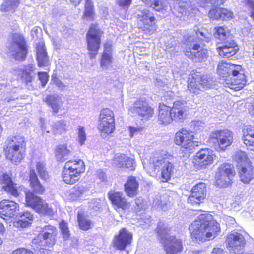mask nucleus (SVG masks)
Returning <instances> with one entry per match:
<instances>
[{
    "mask_svg": "<svg viewBox=\"0 0 254 254\" xmlns=\"http://www.w3.org/2000/svg\"><path fill=\"white\" fill-rule=\"evenodd\" d=\"M173 155L163 151H156L143 162V168L151 177L168 182L175 171Z\"/></svg>",
    "mask_w": 254,
    "mask_h": 254,
    "instance_id": "f257e3e1",
    "label": "nucleus"
},
{
    "mask_svg": "<svg viewBox=\"0 0 254 254\" xmlns=\"http://www.w3.org/2000/svg\"><path fill=\"white\" fill-rule=\"evenodd\" d=\"M195 211L202 213L199 214L189 227L191 239L204 242L215 238L221 231L219 223L209 212L201 209Z\"/></svg>",
    "mask_w": 254,
    "mask_h": 254,
    "instance_id": "f03ea898",
    "label": "nucleus"
},
{
    "mask_svg": "<svg viewBox=\"0 0 254 254\" xmlns=\"http://www.w3.org/2000/svg\"><path fill=\"white\" fill-rule=\"evenodd\" d=\"M29 184L32 191H27L25 193V205L44 216H52L54 214L53 208L41 197L36 194H43L46 188L39 180L34 169H30L29 174Z\"/></svg>",
    "mask_w": 254,
    "mask_h": 254,
    "instance_id": "7ed1b4c3",
    "label": "nucleus"
},
{
    "mask_svg": "<svg viewBox=\"0 0 254 254\" xmlns=\"http://www.w3.org/2000/svg\"><path fill=\"white\" fill-rule=\"evenodd\" d=\"M217 71L227 86L234 91H239L245 86L247 77L242 65L221 61Z\"/></svg>",
    "mask_w": 254,
    "mask_h": 254,
    "instance_id": "20e7f679",
    "label": "nucleus"
},
{
    "mask_svg": "<svg viewBox=\"0 0 254 254\" xmlns=\"http://www.w3.org/2000/svg\"><path fill=\"white\" fill-rule=\"evenodd\" d=\"M188 109L186 102L181 100L174 101L172 107L162 102L159 103L157 108V122L163 126L171 124L174 121L183 122L187 118Z\"/></svg>",
    "mask_w": 254,
    "mask_h": 254,
    "instance_id": "39448f33",
    "label": "nucleus"
},
{
    "mask_svg": "<svg viewBox=\"0 0 254 254\" xmlns=\"http://www.w3.org/2000/svg\"><path fill=\"white\" fill-rule=\"evenodd\" d=\"M27 150L26 139L20 134L8 137L3 148L5 158L15 165L19 164L25 159Z\"/></svg>",
    "mask_w": 254,
    "mask_h": 254,
    "instance_id": "423d86ee",
    "label": "nucleus"
},
{
    "mask_svg": "<svg viewBox=\"0 0 254 254\" xmlns=\"http://www.w3.org/2000/svg\"><path fill=\"white\" fill-rule=\"evenodd\" d=\"M195 34L196 36L190 35L185 38L184 44L185 47L184 53L188 58L198 62H202L205 61L208 57V50L204 47V44H202L203 39L198 36L200 35L203 38L206 36L199 29L195 31Z\"/></svg>",
    "mask_w": 254,
    "mask_h": 254,
    "instance_id": "0eeeda50",
    "label": "nucleus"
},
{
    "mask_svg": "<svg viewBox=\"0 0 254 254\" xmlns=\"http://www.w3.org/2000/svg\"><path fill=\"white\" fill-rule=\"evenodd\" d=\"M84 161L79 158L67 160L62 168L61 177L67 185H73L78 183L86 171Z\"/></svg>",
    "mask_w": 254,
    "mask_h": 254,
    "instance_id": "6e6552de",
    "label": "nucleus"
},
{
    "mask_svg": "<svg viewBox=\"0 0 254 254\" xmlns=\"http://www.w3.org/2000/svg\"><path fill=\"white\" fill-rule=\"evenodd\" d=\"M213 82V78L209 74L193 69L189 74L187 88L190 93L198 95L201 91L211 89Z\"/></svg>",
    "mask_w": 254,
    "mask_h": 254,
    "instance_id": "1a4fd4ad",
    "label": "nucleus"
},
{
    "mask_svg": "<svg viewBox=\"0 0 254 254\" xmlns=\"http://www.w3.org/2000/svg\"><path fill=\"white\" fill-rule=\"evenodd\" d=\"M104 31L98 23H91L86 34V43L87 54L90 59H95L101 47L102 38Z\"/></svg>",
    "mask_w": 254,
    "mask_h": 254,
    "instance_id": "9d476101",
    "label": "nucleus"
},
{
    "mask_svg": "<svg viewBox=\"0 0 254 254\" xmlns=\"http://www.w3.org/2000/svg\"><path fill=\"white\" fill-rule=\"evenodd\" d=\"M58 233L56 226L46 225L41 228L39 233L32 239V243L40 250L52 248L56 243Z\"/></svg>",
    "mask_w": 254,
    "mask_h": 254,
    "instance_id": "9b49d317",
    "label": "nucleus"
},
{
    "mask_svg": "<svg viewBox=\"0 0 254 254\" xmlns=\"http://www.w3.org/2000/svg\"><path fill=\"white\" fill-rule=\"evenodd\" d=\"M208 141L217 151L224 152L233 144V133L228 129L217 130L211 132Z\"/></svg>",
    "mask_w": 254,
    "mask_h": 254,
    "instance_id": "f8f14e48",
    "label": "nucleus"
},
{
    "mask_svg": "<svg viewBox=\"0 0 254 254\" xmlns=\"http://www.w3.org/2000/svg\"><path fill=\"white\" fill-rule=\"evenodd\" d=\"M195 138L194 132L183 127L175 133L173 142L183 151L190 152L197 146L198 142L194 140Z\"/></svg>",
    "mask_w": 254,
    "mask_h": 254,
    "instance_id": "ddd939ff",
    "label": "nucleus"
},
{
    "mask_svg": "<svg viewBox=\"0 0 254 254\" xmlns=\"http://www.w3.org/2000/svg\"><path fill=\"white\" fill-rule=\"evenodd\" d=\"M137 27L140 32L145 36L155 34L158 29L157 19L149 10H144L141 14L136 16Z\"/></svg>",
    "mask_w": 254,
    "mask_h": 254,
    "instance_id": "4468645a",
    "label": "nucleus"
},
{
    "mask_svg": "<svg viewBox=\"0 0 254 254\" xmlns=\"http://www.w3.org/2000/svg\"><path fill=\"white\" fill-rule=\"evenodd\" d=\"M235 174L234 167L231 164L224 163L221 164L215 175V185L218 188L231 186Z\"/></svg>",
    "mask_w": 254,
    "mask_h": 254,
    "instance_id": "2eb2a0df",
    "label": "nucleus"
},
{
    "mask_svg": "<svg viewBox=\"0 0 254 254\" xmlns=\"http://www.w3.org/2000/svg\"><path fill=\"white\" fill-rule=\"evenodd\" d=\"M128 112L132 116H137L142 121H148L154 116V109L149 105L146 98L139 97L128 108Z\"/></svg>",
    "mask_w": 254,
    "mask_h": 254,
    "instance_id": "dca6fc26",
    "label": "nucleus"
},
{
    "mask_svg": "<svg viewBox=\"0 0 254 254\" xmlns=\"http://www.w3.org/2000/svg\"><path fill=\"white\" fill-rule=\"evenodd\" d=\"M12 57L18 61H24L28 54V48L24 36L19 33L12 35V42L9 48Z\"/></svg>",
    "mask_w": 254,
    "mask_h": 254,
    "instance_id": "f3484780",
    "label": "nucleus"
},
{
    "mask_svg": "<svg viewBox=\"0 0 254 254\" xmlns=\"http://www.w3.org/2000/svg\"><path fill=\"white\" fill-rule=\"evenodd\" d=\"M216 157L213 151L210 148H202L194 155L192 163L197 169H206L214 163Z\"/></svg>",
    "mask_w": 254,
    "mask_h": 254,
    "instance_id": "a211bd4d",
    "label": "nucleus"
},
{
    "mask_svg": "<svg viewBox=\"0 0 254 254\" xmlns=\"http://www.w3.org/2000/svg\"><path fill=\"white\" fill-rule=\"evenodd\" d=\"M207 186L203 182H199L192 187L190 194L188 197L187 203L191 206H199L203 203L206 198Z\"/></svg>",
    "mask_w": 254,
    "mask_h": 254,
    "instance_id": "6ab92c4d",
    "label": "nucleus"
},
{
    "mask_svg": "<svg viewBox=\"0 0 254 254\" xmlns=\"http://www.w3.org/2000/svg\"><path fill=\"white\" fill-rule=\"evenodd\" d=\"M132 240V234L126 228H122L118 233L114 236L112 244L115 249L121 251L125 250L130 246Z\"/></svg>",
    "mask_w": 254,
    "mask_h": 254,
    "instance_id": "aec40b11",
    "label": "nucleus"
},
{
    "mask_svg": "<svg viewBox=\"0 0 254 254\" xmlns=\"http://www.w3.org/2000/svg\"><path fill=\"white\" fill-rule=\"evenodd\" d=\"M108 198L116 211H126L129 210L131 207V203L127 201L121 191L110 190L108 193Z\"/></svg>",
    "mask_w": 254,
    "mask_h": 254,
    "instance_id": "412c9836",
    "label": "nucleus"
},
{
    "mask_svg": "<svg viewBox=\"0 0 254 254\" xmlns=\"http://www.w3.org/2000/svg\"><path fill=\"white\" fill-rule=\"evenodd\" d=\"M0 185L1 186L2 190L5 192L7 194H9L14 197L19 196L20 193V187L9 174L3 173L0 176Z\"/></svg>",
    "mask_w": 254,
    "mask_h": 254,
    "instance_id": "4be33fe9",
    "label": "nucleus"
},
{
    "mask_svg": "<svg viewBox=\"0 0 254 254\" xmlns=\"http://www.w3.org/2000/svg\"><path fill=\"white\" fill-rule=\"evenodd\" d=\"M113 164L118 168L134 171L136 163L134 156H128L124 153L116 154L112 159Z\"/></svg>",
    "mask_w": 254,
    "mask_h": 254,
    "instance_id": "5701e85b",
    "label": "nucleus"
},
{
    "mask_svg": "<svg viewBox=\"0 0 254 254\" xmlns=\"http://www.w3.org/2000/svg\"><path fill=\"white\" fill-rule=\"evenodd\" d=\"M19 205L14 201L4 199L0 201V217L3 219L12 218L17 216Z\"/></svg>",
    "mask_w": 254,
    "mask_h": 254,
    "instance_id": "b1692460",
    "label": "nucleus"
},
{
    "mask_svg": "<svg viewBox=\"0 0 254 254\" xmlns=\"http://www.w3.org/2000/svg\"><path fill=\"white\" fill-rule=\"evenodd\" d=\"M162 243L167 254H177L182 251V240L175 235H169L162 238Z\"/></svg>",
    "mask_w": 254,
    "mask_h": 254,
    "instance_id": "393cba45",
    "label": "nucleus"
},
{
    "mask_svg": "<svg viewBox=\"0 0 254 254\" xmlns=\"http://www.w3.org/2000/svg\"><path fill=\"white\" fill-rule=\"evenodd\" d=\"M225 243L227 247L231 248L234 251L241 250L246 244L244 237L236 231H232L227 235Z\"/></svg>",
    "mask_w": 254,
    "mask_h": 254,
    "instance_id": "a878e982",
    "label": "nucleus"
},
{
    "mask_svg": "<svg viewBox=\"0 0 254 254\" xmlns=\"http://www.w3.org/2000/svg\"><path fill=\"white\" fill-rule=\"evenodd\" d=\"M239 50V47L234 40L225 41L216 48L218 55L223 58L228 59L234 56Z\"/></svg>",
    "mask_w": 254,
    "mask_h": 254,
    "instance_id": "bb28decb",
    "label": "nucleus"
},
{
    "mask_svg": "<svg viewBox=\"0 0 254 254\" xmlns=\"http://www.w3.org/2000/svg\"><path fill=\"white\" fill-rule=\"evenodd\" d=\"M139 182L137 178L129 176L124 185V191L130 198L137 196L139 193Z\"/></svg>",
    "mask_w": 254,
    "mask_h": 254,
    "instance_id": "cd10ccee",
    "label": "nucleus"
},
{
    "mask_svg": "<svg viewBox=\"0 0 254 254\" xmlns=\"http://www.w3.org/2000/svg\"><path fill=\"white\" fill-rule=\"evenodd\" d=\"M36 60L39 67L49 66L51 64L49 57L46 51L45 43L39 42L36 46Z\"/></svg>",
    "mask_w": 254,
    "mask_h": 254,
    "instance_id": "c85d7f7f",
    "label": "nucleus"
},
{
    "mask_svg": "<svg viewBox=\"0 0 254 254\" xmlns=\"http://www.w3.org/2000/svg\"><path fill=\"white\" fill-rule=\"evenodd\" d=\"M242 140L248 150L254 152V125L244 127L242 130Z\"/></svg>",
    "mask_w": 254,
    "mask_h": 254,
    "instance_id": "c756f323",
    "label": "nucleus"
},
{
    "mask_svg": "<svg viewBox=\"0 0 254 254\" xmlns=\"http://www.w3.org/2000/svg\"><path fill=\"white\" fill-rule=\"evenodd\" d=\"M69 2L74 6H78L83 0H69ZM95 7L92 0H85L84 10L82 18L93 21L95 19Z\"/></svg>",
    "mask_w": 254,
    "mask_h": 254,
    "instance_id": "7c9ffc66",
    "label": "nucleus"
},
{
    "mask_svg": "<svg viewBox=\"0 0 254 254\" xmlns=\"http://www.w3.org/2000/svg\"><path fill=\"white\" fill-rule=\"evenodd\" d=\"M240 180L244 184H249L254 179V168L252 164H247L238 169Z\"/></svg>",
    "mask_w": 254,
    "mask_h": 254,
    "instance_id": "2f4dec72",
    "label": "nucleus"
},
{
    "mask_svg": "<svg viewBox=\"0 0 254 254\" xmlns=\"http://www.w3.org/2000/svg\"><path fill=\"white\" fill-rule=\"evenodd\" d=\"M87 213L84 210H80L77 213V221L78 227L83 231H88L93 226L92 221L88 218Z\"/></svg>",
    "mask_w": 254,
    "mask_h": 254,
    "instance_id": "473e14b6",
    "label": "nucleus"
},
{
    "mask_svg": "<svg viewBox=\"0 0 254 254\" xmlns=\"http://www.w3.org/2000/svg\"><path fill=\"white\" fill-rule=\"evenodd\" d=\"M33 220V215L29 211H25L19 214V217L15 222V226L18 228L29 227Z\"/></svg>",
    "mask_w": 254,
    "mask_h": 254,
    "instance_id": "72a5a7b5",
    "label": "nucleus"
},
{
    "mask_svg": "<svg viewBox=\"0 0 254 254\" xmlns=\"http://www.w3.org/2000/svg\"><path fill=\"white\" fill-rule=\"evenodd\" d=\"M144 4L148 5L155 11L163 12L167 9V0H140Z\"/></svg>",
    "mask_w": 254,
    "mask_h": 254,
    "instance_id": "f704fd0d",
    "label": "nucleus"
},
{
    "mask_svg": "<svg viewBox=\"0 0 254 254\" xmlns=\"http://www.w3.org/2000/svg\"><path fill=\"white\" fill-rule=\"evenodd\" d=\"M60 97L57 95L49 94L46 96L44 102L52 109L53 114L58 113L60 109Z\"/></svg>",
    "mask_w": 254,
    "mask_h": 254,
    "instance_id": "c9c22d12",
    "label": "nucleus"
},
{
    "mask_svg": "<svg viewBox=\"0 0 254 254\" xmlns=\"http://www.w3.org/2000/svg\"><path fill=\"white\" fill-rule=\"evenodd\" d=\"M115 121L98 123V129L100 133L110 135L115 131Z\"/></svg>",
    "mask_w": 254,
    "mask_h": 254,
    "instance_id": "e433bc0d",
    "label": "nucleus"
},
{
    "mask_svg": "<svg viewBox=\"0 0 254 254\" xmlns=\"http://www.w3.org/2000/svg\"><path fill=\"white\" fill-rule=\"evenodd\" d=\"M98 121L99 123L115 121L113 111L108 108H103L100 111Z\"/></svg>",
    "mask_w": 254,
    "mask_h": 254,
    "instance_id": "4c0bfd02",
    "label": "nucleus"
},
{
    "mask_svg": "<svg viewBox=\"0 0 254 254\" xmlns=\"http://www.w3.org/2000/svg\"><path fill=\"white\" fill-rule=\"evenodd\" d=\"M68 126L66 121L60 120L53 124L52 131L55 134H61L67 131Z\"/></svg>",
    "mask_w": 254,
    "mask_h": 254,
    "instance_id": "58836bf2",
    "label": "nucleus"
},
{
    "mask_svg": "<svg viewBox=\"0 0 254 254\" xmlns=\"http://www.w3.org/2000/svg\"><path fill=\"white\" fill-rule=\"evenodd\" d=\"M233 158L240 167L243 165H246L247 164L252 163L251 161L248 158L247 153L241 150H239L236 152Z\"/></svg>",
    "mask_w": 254,
    "mask_h": 254,
    "instance_id": "ea45409f",
    "label": "nucleus"
},
{
    "mask_svg": "<svg viewBox=\"0 0 254 254\" xmlns=\"http://www.w3.org/2000/svg\"><path fill=\"white\" fill-rule=\"evenodd\" d=\"M61 235L64 242L67 241L71 239V233L68 227V223L64 220H62L59 224Z\"/></svg>",
    "mask_w": 254,
    "mask_h": 254,
    "instance_id": "a19ab883",
    "label": "nucleus"
},
{
    "mask_svg": "<svg viewBox=\"0 0 254 254\" xmlns=\"http://www.w3.org/2000/svg\"><path fill=\"white\" fill-rule=\"evenodd\" d=\"M113 53L102 52L100 59V67L102 69H107L113 62Z\"/></svg>",
    "mask_w": 254,
    "mask_h": 254,
    "instance_id": "79ce46f5",
    "label": "nucleus"
},
{
    "mask_svg": "<svg viewBox=\"0 0 254 254\" xmlns=\"http://www.w3.org/2000/svg\"><path fill=\"white\" fill-rule=\"evenodd\" d=\"M71 153V151L68 149L67 145H59L55 149V155L60 160L68 157Z\"/></svg>",
    "mask_w": 254,
    "mask_h": 254,
    "instance_id": "37998d69",
    "label": "nucleus"
},
{
    "mask_svg": "<svg viewBox=\"0 0 254 254\" xmlns=\"http://www.w3.org/2000/svg\"><path fill=\"white\" fill-rule=\"evenodd\" d=\"M36 169L39 177L42 180L47 182L49 179L50 175L46 170L45 165L43 163L41 162H37Z\"/></svg>",
    "mask_w": 254,
    "mask_h": 254,
    "instance_id": "c03bdc74",
    "label": "nucleus"
},
{
    "mask_svg": "<svg viewBox=\"0 0 254 254\" xmlns=\"http://www.w3.org/2000/svg\"><path fill=\"white\" fill-rule=\"evenodd\" d=\"M33 69L31 66H28L21 70V79L26 84L31 83L33 80V76L31 75Z\"/></svg>",
    "mask_w": 254,
    "mask_h": 254,
    "instance_id": "a18cd8bd",
    "label": "nucleus"
},
{
    "mask_svg": "<svg viewBox=\"0 0 254 254\" xmlns=\"http://www.w3.org/2000/svg\"><path fill=\"white\" fill-rule=\"evenodd\" d=\"M215 34L217 37L220 40H225L227 37L229 36L230 31L226 27L218 26L215 28Z\"/></svg>",
    "mask_w": 254,
    "mask_h": 254,
    "instance_id": "49530a36",
    "label": "nucleus"
},
{
    "mask_svg": "<svg viewBox=\"0 0 254 254\" xmlns=\"http://www.w3.org/2000/svg\"><path fill=\"white\" fill-rule=\"evenodd\" d=\"M72 191L70 193V196L73 199L80 197L85 192V189L84 187L75 185L72 188Z\"/></svg>",
    "mask_w": 254,
    "mask_h": 254,
    "instance_id": "de8ad7c7",
    "label": "nucleus"
},
{
    "mask_svg": "<svg viewBox=\"0 0 254 254\" xmlns=\"http://www.w3.org/2000/svg\"><path fill=\"white\" fill-rule=\"evenodd\" d=\"M220 13L219 19L230 20L234 18L233 12L227 8H221Z\"/></svg>",
    "mask_w": 254,
    "mask_h": 254,
    "instance_id": "09e8293b",
    "label": "nucleus"
},
{
    "mask_svg": "<svg viewBox=\"0 0 254 254\" xmlns=\"http://www.w3.org/2000/svg\"><path fill=\"white\" fill-rule=\"evenodd\" d=\"M221 7H213L208 12V16L213 20H219Z\"/></svg>",
    "mask_w": 254,
    "mask_h": 254,
    "instance_id": "8fccbe9b",
    "label": "nucleus"
},
{
    "mask_svg": "<svg viewBox=\"0 0 254 254\" xmlns=\"http://www.w3.org/2000/svg\"><path fill=\"white\" fill-rule=\"evenodd\" d=\"M38 79L42 87H45L49 81V76L47 72L39 71L38 72Z\"/></svg>",
    "mask_w": 254,
    "mask_h": 254,
    "instance_id": "3c124183",
    "label": "nucleus"
},
{
    "mask_svg": "<svg viewBox=\"0 0 254 254\" xmlns=\"http://www.w3.org/2000/svg\"><path fill=\"white\" fill-rule=\"evenodd\" d=\"M226 0H201L200 1V5L201 7H206L207 4H216L217 5H223L225 2Z\"/></svg>",
    "mask_w": 254,
    "mask_h": 254,
    "instance_id": "603ef678",
    "label": "nucleus"
},
{
    "mask_svg": "<svg viewBox=\"0 0 254 254\" xmlns=\"http://www.w3.org/2000/svg\"><path fill=\"white\" fill-rule=\"evenodd\" d=\"M78 138L80 144L82 145L86 139L84 128L82 126H79L78 127Z\"/></svg>",
    "mask_w": 254,
    "mask_h": 254,
    "instance_id": "864d4df0",
    "label": "nucleus"
},
{
    "mask_svg": "<svg viewBox=\"0 0 254 254\" xmlns=\"http://www.w3.org/2000/svg\"><path fill=\"white\" fill-rule=\"evenodd\" d=\"M133 0H118L117 1V4L121 7H129Z\"/></svg>",
    "mask_w": 254,
    "mask_h": 254,
    "instance_id": "5fc2aeb1",
    "label": "nucleus"
},
{
    "mask_svg": "<svg viewBox=\"0 0 254 254\" xmlns=\"http://www.w3.org/2000/svg\"><path fill=\"white\" fill-rule=\"evenodd\" d=\"M12 254H34L33 252L25 248H19L14 250Z\"/></svg>",
    "mask_w": 254,
    "mask_h": 254,
    "instance_id": "6e6d98bb",
    "label": "nucleus"
},
{
    "mask_svg": "<svg viewBox=\"0 0 254 254\" xmlns=\"http://www.w3.org/2000/svg\"><path fill=\"white\" fill-rule=\"evenodd\" d=\"M104 52L108 54L113 53V46L111 43L106 42L104 44V49L102 52Z\"/></svg>",
    "mask_w": 254,
    "mask_h": 254,
    "instance_id": "4d7b16f0",
    "label": "nucleus"
},
{
    "mask_svg": "<svg viewBox=\"0 0 254 254\" xmlns=\"http://www.w3.org/2000/svg\"><path fill=\"white\" fill-rule=\"evenodd\" d=\"M142 130V127H135L131 126L129 127L130 136L132 137L135 133L141 131Z\"/></svg>",
    "mask_w": 254,
    "mask_h": 254,
    "instance_id": "13d9d810",
    "label": "nucleus"
},
{
    "mask_svg": "<svg viewBox=\"0 0 254 254\" xmlns=\"http://www.w3.org/2000/svg\"><path fill=\"white\" fill-rule=\"evenodd\" d=\"M246 5L250 8L252 10L254 9V1L253 0H244Z\"/></svg>",
    "mask_w": 254,
    "mask_h": 254,
    "instance_id": "bf43d9fd",
    "label": "nucleus"
},
{
    "mask_svg": "<svg viewBox=\"0 0 254 254\" xmlns=\"http://www.w3.org/2000/svg\"><path fill=\"white\" fill-rule=\"evenodd\" d=\"M177 11L179 13H180V17L185 15L187 13V9L184 6H180L178 8Z\"/></svg>",
    "mask_w": 254,
    "mask_h": 254,
    "instance_id": "052dcab7",
    "label": "nucleus"
},
{
    "mask_svg": "<svg viewBox=\"0 0 254 254\" xmlns=\"http://www.w3.org/2000/svg\"><path fill=\"white\" fill-rule=\"evenodd\" d=\"M212 254H224V251L221 248H214L212 252Z\"/></svg>",
    "mask_w": 254,
    "mask_h": 254,
    "instance_id": "680f3d73",
    "label": "nucleus"
},
{
    "mask_svg": "<svg viewBox=\"0 0 254 254\" xmlns=\"http://www.w3.org/2000/svg\"><path fill=\"white\" fill-rule=\"evenodd\" d=\"M157 234L159 236H161L163 232L165 231V229L162 227H158L156 229Z\"/></svg>",
    "mask_w": 254,
    "mask_h": 254,
    "instance_id": "e2e57ef3",
    "label": "nucleus"
},
{
    "mask_svg": "<svg viewBox=\"0 0 254 254\" xmlns=\"http://www.w3.org/2000/svg\"><path fill=\"white\" fill-rule=\"evenodd\" d=\"M5 231V228L2 223L0 222V233H3Z\"/></svg>",
    "mask_w": 254,
    "mask_h": 254,
    "instance_id": "0e129e2a",
    "label": "nucleus"
},
{
    "mask_svg": "<svg viewBox=\"0 0 254 254\" xmlns=\"http://www.w3.org/2000/svg\"><path fill=\"white\" fill-rule=\"evenodd\" d=\"M253 11L251 13L250 16L253 19L254 21V9H252Z\"/></svg>",
    "mask_w": 254,
    "mask_h": 254,
    "instance_id": "69168bd1",
    "label": "nucleus"
},
{
    "mask_svg": "<svg viewBox=\"0 0 254 254\" xmlns=\"http://www.w3.org/2000/svg\"><path fill=\"white\" fill-rule=\"evenodd\" d=\"M3 131V128L1 125L0 124V138L1 137Z\"/></svg>",
    "mask_w": 254,
    "mask_h": 254,
    "instance_id": "338daca9",
    "label": "nucleus"
},
{
    "mask_svg": "<svg viewBox=\"0 0 254 254\" xmlns=\"http://www.w3.org/2000/svg\"><path fill=\"white\" fill-rule=\"evenodd\" d=\"M59 84H60V85H58V86H59V87H61V86H64L63 84V83H62V82H60V83H59Z\"/></svg>",
    "mask_w": 254,
    "mask_h": 254,
    "instance_id": "774afa93",
    "label": "nucleus"
}]
</instances>
